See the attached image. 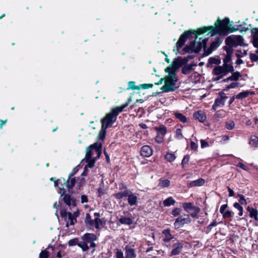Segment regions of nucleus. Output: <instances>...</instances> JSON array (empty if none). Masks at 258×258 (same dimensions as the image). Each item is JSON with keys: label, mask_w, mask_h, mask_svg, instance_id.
Listing matches in <instances>:
<instances>
[{"label": "nucleus", "mask_w": 258, "mask_h": 258, "mask_svg": "<svg viewBox=\"0 0 258 258\" xmlns=\"http://www.w3.org/2000/svg\"><path fill=\"white\" fill-rule=\"evenodd\" d=\"M199 30L200 28L196 30L185 31L180 35L173 50L176 55H184L186 53L194 52L196 49V40L198 36L202 34H198L200 31Z\"/></svg>", "instance_id": "f257e3e1"}, {"label": "nucleus", "mask_w": 258, "mask_h": 258, "mask_svg": "<svg viewBox=\"0 0 258 258\" xmlns=\"http://www.w3.org/2000/svg\"><path fill=\"white\" fill-rule=\"evenodd\" d=\"M200 31L198 33L204 34L208 31L212 33L213 34H219L220 35H227L228 33L235 32L238 30V28H235L232 26L230 23L228 18H225L223 20H218L215 24V26L202 27L200 28Z\"/></svg>", "instance_id": "f03ea898"}, {"label": "nucleus", "mask_w": 258, "mask_h": 258, "mask_svg": "<svg viewBox=\"0 0 258 258\" xmlns=\"http://www.w3.org/2000/svg\"><path fill=\"white\" fill-rule=\"evenodd\" d=\"M101 144L99 143H95L93 145H91L86 150V158L87 160H89L88 164L86 166L89 168H92L94 166L95 161L93 160H91L92 155L96 153L97 156L98 157L101 154Z\"/></svg>", "instance_id": "7ed1b4c3"}, {"label": "nucleus", "mask_w": 258, "mask_h": 258, "mask_svg": "<svg viewBox=\"0 0 258 258\" xmlns=\"http://www.w3.org/2000/svg\"><path fill=\"white\" fill-rule=\"evenodd\" d=\"M177 76H167L165 77L164 85L161 88V90L164 92H169L174 91L177 88L175 87L176 82L178 81Z\"/></svg>", "instance_id": "20e7f679"}, {"label": "nucleus", "mask_w": 258, "mask_h": 258, "mask_svg": "<svg viewBox=\"0 0 258 258\" xmlns=\"http://www.w3.org/2000/svg\"><path fill=\"white\" fill-rule=\"evenodd\" d=\"M80 212L77 209L75 212L72 213L70 212H67L65 210H61L60 213V216L64 218L66 222V226L69 227V225H73L76 222V218L79 216Z\"/></svg>", "instance_id": "39448f33"}, {"label": "nucleus", "mask_w": 258, "mask_h": 258, "mask_svg": "<svg viewBox=\"0 0 258 258\" xmlns=\"http://www.w3.org/2000/svg\"><path fill=\"white\" fill-rule=\"evenodd\" d=\"M113 118V111H111L103 119L102 121V128L99 135L100 139H103L104 138L105 130L111 125Z\"/></svg>", "instance_id": "423d86ee"}, {"label": "nucleus", "mask_w": 258, "mask_h": 258, "mask_svg": "<svg viewBox=\"0 0 258 258\" xmlns=\"http://www.w3.org/2000/svg\"><path fill=\"white\" fill-rule=\"evenodd\" d=\"M225 43L227 46L234 47L244 45L243 38L241 35H232L227 37L225 39Z\"/></svg>", "instance_id": "0eeeda50"}, {"label": "nucleus", "mask_w": 258, "mask_h": 258, "mask_svg": "<svg viewBox=\"0 0 258 258\" xmlns=\"http://www.w3.org/2000/svg\"><path fill=\"white\" fill-rule=\"evenodd\" d=\"M191 219L189 214H184V216H180L175 219L173 223L174 229L177 230L182 227L185 224H189Z\"/></svg>", "instance_id": "6e6552de"}, {"label": "nucleus", "mask_w": 258, "mask_h": 258, "mask_svg": "<svg viewBox=\"0 0 258 258\" xmlns=\"http://www.w3.org/2000/svg\"><path fill=\"white\" fill-rule=\"evenodd\" d=\"M228 98L226 94L223 91L218 93V96L212 105V109L216 111L218 107H222L225 105L226 100Z\"/></svg>", "instance_id": "1a4fd4ad"}, {"label": "nucleus", "mask_w": 258, "mask_h": 258, "mask_svg": "<svg viewBox=\"0 0 258 258\" xmlns=\"http://www.w3.org/2000/svg\"><path fill=\"white\" fill-rule=\"evenodd\" d=\"M232 70L224 65L215 66L212 71L213 75H222L223 77L227 76L230 72H234Z\"/></svg>", "instance_id": "9d476101"}, {"label": "nucleus", "mask_w": 258, "mask_h": 258, "mask_svg": "<svg viewBox=\"0 0 258 258\" xmlns=\"http://www.w3.org/2000/svg\"><path fill=\"white\" fill-rule=\"evenodd\" d=\"M65 190L64 189H61L60 190V195L63 197V200L64 203L69 207H76V200L75 198L71 197V195L69 194H65Z\"/></svg>", "instance_id": "9b49d317"}, {"label": "nucleus", "mask_w": 258, "mask_h": 258, "mask_svg": "<svg viewBox=\"0 0 258 258\" xmlns=\"http://www.w3.org/2000/svg\"><path fill=\"white\" fill-rule=\"evenodd\" d=\"M95 216L94 220H91V222H89L87 225L90 227V228H93L94 227L98 229L100 226L102 225V221L100 218H98L99 214L98 213H94Z\"/></svg>", "instance_id": "f8f14e48"}, {"label": "nucleus", "mask_w": 258, "mask_h": 258, "mask_svg": "<svg viewBox=\"0 0 258 258\" xmlns=\"http://www.w3.org/2000/svg\"><path fill=\"white\" fill-rule=\"evenodd\" d=\"M231 75L227 78L224 79L221 81L222 83H226L229 81H237L239 80L240 78L242 77V75L239 72H230Z\"/></svg>", "instance_id": "ddd939ff"}, {"label": "nucleus", "mask_w": 258, "mask_h": 258, "mask_svg": "<svg viewBox=\"0 0 258 258\" xmlns=\"http://www.w3.org/2000/svg\"><path fill=\"white\" fill-rule=\"evenodd\" d=\"M172 247L173 249L169 255L170 256L179 254L182 250L183 244L182 242L178 241L177 242L175 243L172 245Z\"/></svg>", "instance_id": "4468645a"}, {"label": "nucleus", "mask_w": 258, "mask_h": 258, "mask_svg": "<svg viewBox=\"0 0 258 258\" xmlns=\"http://www.w3.org/2000/svg\"><path fill=\"white\" fill-rule=\"evenodd\" d=\"M140 154L144 157H149L153 154V149L151 146L149 145H144L141 147Z\"/></svg>", "instance_id": "2eb2a0df"}, {"label": "nucleus", "mask_w": 258, "mask_h": 258, "mask_svg": "<svg viewBox=\"0 0 258 258\" xmlns=\"http://www.w3.org/2000/svg\"><path fill=\"white\" fill-rule=\"evenodd\" d=\"M184 64L182 60V57L181 56H178L177 58H174L172 63L170 64L177 72L179 68L182 67Z\"/></svg>", "instance_id": "dca6fc26"}, {"label": "nucleus", "mask_w": 258, "mask_h": 258, "mask_svg": "<svg viewBox=\"0 0 258 258\" xmlns=\"http://www.w3.org/2000/svg\"><path fill=\"white\" fill-rule=\"evenodd\" d=\"M169 228L162 230V233L164 235L162 240L164 242L168 243L174 238V236L171 234Z\"/></svg>", "instance_id": "f3484780"}, {"label": "nucleus", "mask_w": 258, "mask_h": 258, "mask_svg": "<svg viewBox=\"0 0 258 258\" xmlns=\"http://www.w3.org/2000/svg\"><path fill=\"white\" fill-rule=\"evenodd\" d=\"M131 100L132 97H130L125 103L119 107L114 108V117H116L120 112H122L123 109L128 106Z\"/></svg>", "instance_id": "a211bd4d"}, {"label": "nucleus", "mask_w": 258, "mask_h": 258, "mask_svg": "<svg viewBox=\"0 0 258 258\" xmlns=\"http://www.w3.org/2000/svg\"><path fill=\"white\" fill-rule=\"evenodd\" d=\"M122 188L120 187V189H124L125 190L123 191L118 192L114 195V196L118 199H121L123 197H126L128 196V194L131 193V191L128 189H127V187L126 186L124 185L123 183L121 184Z\"/></svg>", "instance_id": "6ab92c4d"}, {"label": "nucleus", "mask_w": 258, "mask_h": 258, "mask_svg": "<svg viewBox=\"0 0 258 258\" xmlns=\"http://www.w3.org/2000/svg\"><path fill=\"white\" fill-rule=\"evenodd\" d=\"M193 117L201 122H204L207 118L205 113L202 110H198L195 112L193 114Z\"/></svg>", "instance_id": "aec40b11"}, {"label": "nucleus", "mask_w": 258, "mask_h": 258, "mask_svg": "<svg viewBox=\"0 0 258 258\" xmlns=\"http://www.w3.org/2000/svg\"><path fill=\"white\" fill-rule=\"evenodd\" d=\"M205 183V180L202 178H199V179L190 181L187 184L188 187H192L195 186H201L203 185Z\"/></svg>", "instance_id": "412c9836"}, {"label": "nucleus", "mask_w": 258, "mask_h": 258, "mask_svg": "<svg viewBox=\"0 0 258 258\" xmlns=\"http://www.w3.org/2000/svg\"><path fill=\"white\" fill-rule=\"evenodd\" d=\"M96 238V236L93 234H86L82 237L83 240L87 241V243H90V246L91 247L95 246V243L92 241L95 240Z\"/></svg>", "instance_id": "4be33fe9"}, {"label": "nucleus", "mask_w": 258, "mask_h": 258, "mask_svg": "<svg viewBox=\"0 0 258 258\" xmlns=\"http://www.w3.org/2000/svg\"><path fill=\"white\" fill-rule=\"evenodd\" d=\"M125 257L126 258H136V253L134 248L127 245L125 246Z\"/></svg>", "instance_id": "5701e85b"}, {"label": "nucleus", "mask_w": 258, "mask_h": 258, "mask_svg": "<svg viewBox=\"0 0 258 258\" xmlns=\"http://www.w3.org/2000/svg\"><path fill=\"white\" fill-rule=\"evenodd\" d=\"M254 91L246 90L240 92L235 96L236 99L242 100L244 98H247L249 95H254Z\"/></svg>", "instance_id": "b1692460"}, {"label": "nucleus", "mask_w": 258, "mask_h": 258, "mask_svg": "<svg viewBox=\"0 0 258 258\" xmlns=\"http://www.w3.org/2000/svg\"><path fill=\"white\" fill-rule=\"evenodd\" d=\"M247 211L249 213V217L253 218L255 221H258V211L257 209L248 206L246 208Z\"/></svg>", "instance_id": "393cba45"}, {"label": "nucleus", "mask_w": 258, "mask_h": 258, "mask_svg": "<svg viewBox=\"0 0 258 258\" xmlns=\"http://www.w3.org/2000/svg\"><path fill=\"white\" fill-rule=\"evenodd\" d=\"M223 65L232 69L234 70L233 63L232 62V55H226L223 59Z\"/></svg>", "instance_id": "a878e982"}, {"label": "nucleus", "mask_w": 258, "mask_h": 258, "mask_svg": "<svg viewBox=\"0 0 258 258\" xmlns=\"http://www.w3.org/2000/svg\"><path fill=\"white\" fill-rule=\"evenodd\" d=\"M207 41L208 39L205 38L204 39L202 42H199L196 47V49L194 50V52L196 53H199L201 51L202 48L204 49L205 47H206Z\"/></svg>", "instance_id": "bb28decb"}, {"label": "nucleus", "mask_w": 258, "mask_h": 258, "mask_svg": "<svg viewBox=\"0 0 258 258\" xmlns=\"http://www.w3.org/2000/svg\"><path fill=\"white\" fill-rule=\"evenodd\" d=\"M127 197V202L131 206H135L137 204L138 197L135 194H132L131 192L128 194Z\"/></svg>", "instance_id": "cd10ccee"}, {"label": "nucleus", "mask_w": 258, "mask_h": 258, "mask_svg": "<svg viewBox=\"0 0 258 258\" xmlns=\"http://www.w3.org/2000/svg\"><path fill=\"white\" fill-rule=\"evenodd\" d=\"M197 207V206H194L193 203L191 202H184L182 203V207L183 208L184 210L187 213H189L190 210H193Z\"/></svg>", "instance_id": "c85d7f7f"}, {"label": "nucleus", "mask_w": 258, "mask_h": 258, "mask_svg": "<svg viewBox=\"0 0 258 258\" xmlns=\"http://www.w3.org/2000/svg\"><path fill=\"white\" fill-rule=\"evenodd\" d=\"M154 130L157 132V134L164 136L167 133V128L163 124H160L159 126L154 127Z\"/></svg>", "instance_id": "c756f323"}, {"label": "nucleus", "mask_w": 258, "mask_h": 258, "mask_svg": "<svg viewBox=\"0 0 258 258\" xmlns=\"http://www.w3.org/2000/svg\"><path fill=\"white\" fill-rule=\"evenodd\" d=\"M176 201L173 197H169L163 201V204L165 207H169L171 205H174Z\"/></svg>", "instance_id": "7c9ffc66"}, {"label": "nucleus", "mask_w": 258, "mask_h": 258, "mask_svg": "<svg viewBox=\"0 0 258 258\" xmlns=\"http://www.w3.org/2000/svg\"><path fill=\"white\" fill-rule=\"evenodd\" d=\"M119 222L122 224L130 225L133 223V219L130 217H121L119 219Z\"/></svg>", "instance_id": "2f4dec72"}, {"label": "nucleus", "mask_w": 258, "mask_h": 258, "mask_svg": "<svg viewBox=\"0 0 258 258\" xmlns=\"http://www.w3.org/2000/svg\"><path fill=\"white\" fill-rule=\"evenodd\" d=\"M192 70L193 68H190V66L187 63L182 66L181 73L183 75H186L190 73Z\"/></svg>", "instance_id": "473e14b6"}, {"label": "nucleus", "mask_w": 258, "mask_h": 258, "mask_svg": "<svg viewBox=\"0 0 258 258\" xmlns=\"http://www.w3.org/2000/svg\"><path fill=\"white\" fill-rule=\"evenodd\" d=\"M76 180L75 177L69 176L66 182V186L69 188H73L76 183Z\"/></svg>", "instance_id": "72a5a7b5"}, {"label": "nucleus", "mask_w": 258, "mask_h": 258, "mask_svg": "<svg viewBox=\"0 0 258 258\" xmlns=\"http://www.w3.org/2000/svg\"><path fill=\"white\" fill-rule=\"evenodd\" d=\"M249 144L253 147H257L258 137L256 136H251L249 141Z\"/></svg>", "instance_id": "f704fd0d"}, {"label": "nucleus", "mask_w": 258, "mask_h": 258, "mask_svg": "<svg viewBox=\"0 0 258 258\" xmlns=\"http://www.w3.org/2000/svg\"><path fill=\"white\" fill-rule=\"evenodd\" d=\"M165 72L168 73L167 76H176L177 72L171 65L165 69Z\"/></svg>", "instance_id": "c9c22d12"}, {"label": "nucleus", "mask_w": 258, "mask_h": 258, "mask_svg": "<svg viewBox=\"0 0 258 258\" xmlns=\"http://www.w3.org/2000/svg\"><path fill=\"white\" fill-rule=\"evenodd\" d=\"M170 181L167 179H162L161 178L159 179V186L162 188L168 187L170 186Z\"/></svg>", "instance_id": "e433bc0d"}, {"label": "nucleus", "mask_w": 258, "mask_h": 258, "mask_svg": "<svg viewBox=\"0 0 258 258\" xmlns=\"http://www.w3.org/2000/svg\"><path fill=\"white\" fill-rule=\"evenodd\" d=\"M140 90V87L139 85H136V82L135 81H130L127 83V87L126 88V90Z\"/></svg>", "instance_id": "4c0bfd02"}, {"label": "nucleus", "mask_w": 258, "mask_h": 258, "mask_svg": "<svg viewBox=\"0 0 258 258\" xmlns=\"http://www.w3.org/2000/svg\"><path fill=\"white\" fill-rule=\"evenodd\" d=\"M175 117L178 119L181 122L183 123L186 122L187 121V117L183 114L180 112H175L174 113Z\"/></svg>", "instance_id": "58836bf2"}, {"label": "nucleus", "mask_w": 258, "mask_h": 258, "mask_svg": "<svg viewBox=\"0 0 258 258\" xmlns=\"http://www.w3.org/2000/svg\"><path fill=\"white\" fill-rule=\"evenodd\" d=\"M240 83L238 82H236V81L231 82L229 85L226 86L225 89H223V91H228L230 89L236 88L238 87Z\"/></svg>", "instance_id": "ea45409f"}, {"label": "nucleus", "mask_w": 258, "mask_h": 258, "mask_svg": "<svg viewBox=\"0 0 258 258\" xmlns=\"http://www.w3.org/2000/svg\"><path fill=\"white\" fill-rule=\"evenodd\" d=\"M175 155L173 153H167L165 156V159L169 162H172L175 160Z\"/></svg>", "instance_id": "a19ab883"}, {"label": "nucleus", "mask_w": 258, "mask_h": 258, "mask_svg": "<svg viewBox=\"0 0 258 258\" xmlns=\"http://www.w3.org/2000/svg\"><path fill=\"white\" fill-rule=\"evenodd\" d=\"M208 62L210 64H215L217 66H220V64L221 63V59L219 58L211 57L209 58Z\"/></svg>", "instance_id": "79ce46f5"}, {"label": "nucleus", "mask_w": 258, "mask_h": 258, "mask_svg": "<svg viewBox=\"0 0 258 258\" xmlns=\"http://www.w3.org/2000/svg\"><path fill=\"white\" fill-rule=\"evenodd\" d=\"M174 138L178 140H180L183 139L184 137L182 135L181 129L177 128L176 130Z\"/></svg>", "instance_id": "37998d69"}, {"label": "nucleus", "mask_w": 258, "mask_h": 258, "mask_svg": "<svg viewBox=\"0 0 258 258\" xmlns=\"http://www.w3.org/2000/svg\"><path fill=\"white\" fill-rule=\"evenodd\" d=\"M200 208L197 206L193 210L194 212L190 213L189 216L190 215L194 218L198 219L199 218L198 214L200 213Z\"/></svg>", "instance_id": "c03bdc74"}, {"label": "nucleus", "mask_w": 258, "mask_h": 258, "mask_svg": "<svg viewBox=\"0 0 258 258\" xmlns=\"http://www.w3.org/2000/svg\"><path fill=\"white\" fill-rule=\"evenodd\" d=\"M235 122L232 120H230L225 122V127L228 130H232L234 128Z\"/></svg>", "instance_id": "a18cd8bd"}, {"label": "nucleus", "mask_w": 258, "mask_h": 258, "mask_svg": "<svg viewBox=\"0 0 258 258\" xmlns=\"http://www.w3.org/2000/svg\"><path fill=\"white\" fill-rule=\"evenodd\" d=\"M78 245L81 247L83 251H87L89 249L87 242L85 240L79 242Z\"/></svg>", "instance_id": "49530a36"}, {"label": "nucleus", "mask_w": 258, "mask_h": 258, "mask_svg": "<svg viewBox=\"0 0 258 258\" xmlns=\"http://www.w3.org/2000/svg\"><path fill=\"white\" fill-rule=\"evenodd\" d=\"M221 214H222L224 219H228L231 218L234 215V213L230 210L225 211L223 213Z\"/></svg>", "instance_id": "de8ad7c7"}, {"label": "nucleus", "mask_w": 258, "mask_h": 258, "mask_svg": "<svg viewBox=\"0 0 258 258\" xmlns=\"http://www.w3.org/2000/svg\"><path fill=\"white\" fill-rule=\"evenodd\" d=\"M182 210L179 208H174L171 211V214L174 217L179 216Z\"/></svg>", "instance_id": "09e8293b"}, {"label": "nucleus", "mask_w": 258, "mask_h": 258, "mask_svg": "<svg viewBox=\"0 0 258 258\" xmlns=\"http://www.w3.org/2000/svg\"><path fill=\"white\" fill-rule=\"evenodd\" d=\"M237 197L239 198V199L238 200V201H239L238 203H239L241 205H244L247 204L246 200L245 199V197L243 195L238 193L237 194Z\"/></svg>", "instance_id": "8fccbe9b"}, {"label": "nucleus", "mask_w": 258, "mask_h": 258, "mask_svg": "<svg viewBox=\"0 0 258 258\" xmlns=\"http://www.w3.org/2000/svg\"><path fill=\"white\" fill-rule=\"evenodd\" d=\"M234 46H225L223 47V49L226 51V55H232L233 52V47Z\"/></svg>", "instance_id": "3c124183"}, {"label": "nucleus", "mask_w": 258, "mask_h": 258, "mask_svg": "<svg viewBox=\"0 0 258 258\" xmlns=\"http://www.w3.org/2000/svg\"><path fill=\"white\" fill-rule=\"evenodd\" d=\"M220 45V41L218 38L213 41L210 44V47L213 49H216Z\"/></svg>", "instance_id": "603ef678"}, {"label": "nucleus", "mask_w": 258, "mask_h": 258, "mask_svg": "<svg viewBox=\"0 0 258 258\" xmlns=\"http://www.w3.org/2000/svg\"><path fill=\"white\" fill-rule=\"evenodd\" d=\"M218 224L216 220H213L206 228L207 233H209L212 230L213 227L217 226Z\"/></svg>", "instance_id": "864d4df0"}, {"label": "nucleus", "mask_w": 258, "mask_h": 258, "mask_svg": "<svg viewBox=\"0 0 258 258\" xmlns=\"http://www.w3.org/2000/svg\"><path fill=\"white\" fill-rule=\"evenodd\" d=\"M189 157H190L189 155H186L183 157L181 162V166L182 168H184V165L185 164H187L188 163Z\"/></svg>", "instance_id": "5fc2aeb1"}, {"label": "nucleus", "mask_w": 258, "mask_h": 258, "mask_svg": "<svg viewBox=\"0 0 258 258\" xmlns=\"http://www.w3.org/2000/svg\"><path fill=\"white\" fill-rule=\"evenodd\" d=\"M155 140L158 144L162 143L164 141V136L157 134Z\"/></svg>", "instance_id": "6e6d98bb"}, {"label": "nucleus", "mask_w": 258, "mask_h": 258, "mask_svg": "<svg viewBox=\"0 0 258 258\" xmlns=\"http://www.w3.org/2000/svg\"><path fill=\"white\" fill-rule=\"evenodd\" d=\"M140 89H147L149 88H152L153 87V84H143L139 85Z\"/></svg>", "instance_id": "4d7b16f0"}, {"label": "nucleus", "mask_w": 258, "mask_h": 258, "mask_svg": "<svg viewBox=\"0 0 258 258\" xmlns=\"http://www.w3.org/2000/svg\"><path fill=\"white\" fill-rule=\"evenodd\" d=\"M249 58L252 62H256L258 61V55L250 52L249 53Z\"/></svg>", "instance_id": "13d9d810"}, {"label": "nucleus", "mask_w": 258, "mask_h": 258, "mask_svg": "<svg viewBox=\"0 0 258 258\" xmlns=\"http://www.w3.org/2000/svg\"><path fill=\"white\" fill-rule=\"evenodd\" d=\"M236 166L245 171H248L249 170V168L241 162H239Z\"/></svg>", "instance_id": "bf43d9fd"}, {"label": "nucleus", "mask_w": 258, "mask_h": 258, "mask_svg": "<svg viewBox=\"0 0 258 258\" xmlns=\"http://www.w3.org/2000/svg\"><path fill=\"white\" fill-rule=\"evenodd\" d=\"M252 38H258V28H254L251 29Z\"/></svg>", "instance_id": "052dcab7"}, {"label": "nucleus", "mask_w": 258, "mask_h": 258, "mask_svg": "<svg viewBox=\"0 0 258 258\" xmlns=\"http://www.w3.org/2000/svg\"><path fill=\"white\" fill-rule=\"evenodd\" d=\"M195 56L194 55H188L186 57H182V60L184 64L187 63L189 60L194 59Z\"/></svg>", "instance_id": "680f3d73"}, {"label": "nucleus", "mask_w": 258, "mask_h": 258, "mask_svg": "<svg viewBox=\"0 0 258 258\" xmlns=\"http://www.w3.org/2000/svg\"><path fill=\"white\" fill-rule=\"evenodd\" d=\"M204 50V51L203 55V56H206L210 55L213 50L210 47V48L208 49H206V47H205Z\"/></svg>", "instance_id": "e2e57ef3"}, {"label": "nucleus", "mask_w": 258, "mask_h": 258, "mask_svg": "<svg viewBox=\"0 0 258 258\" xmlns=\"http://www.w3.org/2000/svg\"><path fill=\"white\" fill-rule=\"evenodd\" d=\"M200 142H201V146L202 148H205L208 147L209 146L208 141H207L206 140L202 139V140H201Z\"/></svg>", "instance_id": "0e129e2a"}, {"label": "nucleus", "mask_w": 258, "mask_h": 258, "mask_svg": "<svg viewBox=\"0 0 258 258\" xmlns=\"http://www.w3.org/2000/svg\"><path fill=\"white\" fill-rule=\"evenodd\" d=\"M48 252L46 250L42 251L40 254H39V257L40 258H47L48 257Z\"/></svg>", "instance_id": "69168bd1"}, {"label": "nucleus", "mask_w": 258, "mask_h": 258, "mask_svg": "<svg viewBox=\"0 0 258 258\" xmlns=\"http://www.w3.org/2000/svg\"><path fill=\"white\" fill-rule=\"evenodd\" d=\"M198 148V145L194 141H191L190 142V148L191 150L194 151H197Z\"/></svg>", "instance_id": "338daca9"}, {"label": "nucleus", "mask_w": 258, "mask_h": 258, "mask_svg": "<svg viewBox=\"0 0 258 258\" xmlns=\"http://www.w3.org/2000/svg\"><path fill=\"white\" fill-rule=\"evenodd\" d=\"M252 43L255 48H258V38H252Z\"/></svg>", "instance_id": "774afa93"}]
</instances>
